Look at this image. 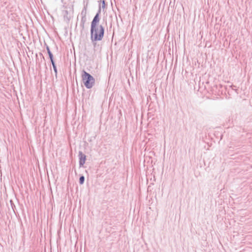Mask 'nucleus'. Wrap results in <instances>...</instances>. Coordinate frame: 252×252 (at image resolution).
I'll return each mask as SVG.
<instances>
[{"instance_id": "5", "label": "nucleus", "mask_w": 252, "mask_h": 252, "mask_svg": "<svg viewBox=\"0 0 252 252\" xmlns=\"http://www.w3.org/2000/svg\"><path fill=\"white\" fill-rule=\"evenodd\" d=\"M85 158H84V159H83V160L81 159L80 162H81V164H83V163H84V162H85Z\"/></svg>"}, {"instance_id": "3", "label": "nucleus", "mask_w": 252, "mask_h": 252, "mask_svg": "<svg viewBox=\"0 0 252 252\" xmlns=\"http://www.w3.org/2000/svg\"><path fill=\"white\" fill-rule=\"evenodd\" d=\"M47 50L48 53L49 54V56L50 59L51 60V61L52 62V64L53 65V66L54 69L56 70V66H55V65L54 62L53 61V55L51 53V51H50V50L49 49V48L48 47H47Z\"/></svg>"}, {"instance_id": "6", "label": "nucleus", "mask_w": 252, "mask_h": 252, "mask_svg": "<svg viewBox=\"0 0 252 252\" xmlns=\"http://www.w3.org/2000/svg\"><path fill=\"white\" fill-rule=\"evenodd\" d=\"M85 158H84V159H83V160L81 159L80 162H81V164H83V163H84V162H85Z\"/></svg>"}, {"instance_id": "4", "label": "nucleus", "mask_w": 252, "mask_h": 252, "mask_svg": "<svg viewBox=\"0 0 252 252\" xmlns=\"http://www.w3.org/2000/svg\"><path fill=\"white\" fill-rule=\"evenodd\" d=\"M79 182L81 184H83L84 182V176H81L79 179Z\"/></svg>"}, {"instance_id": "1", "label": "nucleus", "mask_w": 252, "mask_h": 252, "mask_svg": "<svg viewBox=\"0 0 252 252\" xmlns=\"http://www.w3.org/2000/svg\"><path fill=\"white\" fill-rule=\"evenodd\" d=\"M99 14L94 17L91 24V37L94 40H100L104 35V29L99 24Z\"/></svg>"}, {"instance_id": "2", "label": "nucleus", "mask_w": 252, "mask_h": 252, "mask_svg": "<svg viewBox=\"0 0 252 252\" xmlns=\"http://www.w3.org/2000/svg\"><path fill=\"white\" fill-rule=\"evenodd\" d=\"M83 82L87 88H91L94 84V79L90 74L84 71L82 75Z\"/></svg>"}]
</instances>
